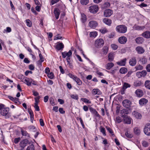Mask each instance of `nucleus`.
<instances>
[{
    "instance_id": "7c9ffc66",
    "label": "nucleus",
    "mask_w": 150,
    "mask_h": 150,
    "mask_svg": "<svg viewBox=\"0 0 150 150\" xmlns=\"http://www.w3.org/2000/svg\"><path fill=\"white\" fill-rule=\"evenodd\" d=\"M39 57L40 58V60L38 62V64L41 65L42 63L44 61V59L41 53L39 54Z\"/></svg>"
},
{
    "instance_id": "603ef678",
    "label": "nucleus",
    "mask_w": 150,
    "mask_h": 150,
    "mask_svg": "<svg viewBox=\"0 0 150 150\" xmlns=\"http://www.w3.org/2000/svg\"><path fill=\"white\" fill-rule=\"evenodd\" d=\"M100 132L103 134L104 135H105V130L104 128L100 127Z\"/></svg>"
},
{
    "instance_id": "72a5a7b5",
    "label": "nucleus",
    "mask_w": 150,
    "mask_h": 150,
    "mask_svg": "<svg viewBox=\"0 0 150 150\" xmlns=\"http://www.w3.org/2000/svg\"><path fill=\"white\" fill-rule=\"evenodd\" d=\"M114 66V64L112 62L106 64V69L109 70Z\"/></svg>"
},
{
    "instance_id": "4468645a",
    "label": "nucleus",
    "mask_w": 150,
    "mask_h": 150,
    "mask_svg": "<svg viewBox=\"0 0 150 150\" xmlns=\"http://www.w3.org/2000/svg\"><path fill=\"white\" fill-rule=\"evenodd\" d=\"M89 109L90 111L92 113L94 114L97 117H100V115L95 109L92 107H90Z\"/></svg>"
},
{
    "instance_id": "5fc2aeb1",
    "label": "nucleus",
    "mask_w": 150,
    "mask_h": 150,
    "mask_svg": "<svg viewBox=\"0 0 150 150\" xmlns=\"http://www.w3.org/2000/svg\"><path fill=\"white\" fill-rule=\"evenodd\" d=\"M71 97L72 98L75 100H77L78 99V96L77 95H71Z\"/></svg>"
},
{
    "instance_id": "c85d7f7f",
    "label": "nucleus",
    "mask_w": 150,
    "mask_h": 150,
    "mask_svg": "<svg viewBox=\"0 0 150 150\" xmlns=\"http://www.w3.org/2000/svg\"><path fill=\"white\" fill-rule=\"evenodd\" d=\"M144 86L146 88L150 90V81L146 80L144 83Z\"/></svg>"
},
{
    "instance_id": "b1692460",
    "label": "nucleus",
    "mask_w": 150,
    "mask_h": 150,
    "mask_svg": "<svg viewBox=\"0 0 150 150\" xmlns=\"http://www.w3.org/2000/svg\"><path fill=\"white\" fill-rule=\"evenodd\" d=\"M144 40L143 38L142 37H138L135 39L136 42L138 44L142 43L144 42Z\"/></svg>"
},
{
    "instance_id": "1a4fd4ad",
    "label": "nucleus",
    "mask_w": 150,
    "mask_h": 150,
    "mask_svg": "<svg viewBox=\"0 0 150 150\" xmlns=\"http://www.w3.org/2000/svg\"><path fill=\"white\" fill-rule=\"evenodd\" d=\"M98 25V23L96 21H90L88 24L89 27L93 28H96Z\"/></svg>"
},
{
    "instance_id": "393cba45",
    "label": "nucleus",
    "mask_w": 150,
    "mask_h": 150,
    "mask_svg": "<svg viewBox=\"0 0 150 150\" xmlns=\"http://www.w3.org/2000/svg\"><path fill=\"white\" fill-rule=\"evenodd\" d=\"M142 36L144 37L149 38H150V32L147 31H146L142 34Z\"/></svg>"
},
{
    "instance_id": "423d86ee",
    "label": "nucleus",
    "mask_w": 150,
    "mask_h": 150,
    "mask_svg": "<svg viewBox=\"0 0 150 150\" xmlns=\"http://www.w3.org/2000/svg\"><path fill=\"white\" fill-rule=\"evenodd\" d=\"M122 104L123 106L127 108H129L130 107L131 103L129 100L126 99L123 101Z\"/></svg>"
},
{
    "instance_id": "4be33fe9",
    "label": "nucleus",
    "mask_w": 150,
    "mask_h": 150,
    "mask_svg": "<svg viewBox=\"0 0 150 150\" xmlns=\"http://www.w3.org/2000/svg\"><path fill=\"white\" fill-rule=\"evenodd\" d=\"M54 13L55 15L56 19H58L59 18L60 14L59 11V9H55L54 10Z\"/></svg>"
},
{
    "instance_id": "473e14b6",
    "label": "nucleus",
    "mask_w": 150,
    "mask_h": 150,
    "mask_svg": "<svg viewBox=\"0 0 150 150\" xmlns=\"http://www.w3.org/2000/svg\"><path fill=\"white\" fill-rule=\"evenodd\" d=\"M147 60V59L145 57H143L140 59L139 61L141 62L142 64H145L146 63Z\"/></svg>"
},
{
    "instance_id": "a19ab883",
    "label": "nucleus",
    "mask_w": 150,
    "mask_h": 150,
    "mask_svg": "<svg viewBox=\"0 0 150 150\" xmlns=\"http://www.w3.org/2000/svg\"><path fill=\"white\" fill-rule=\"evenodd\" d=\"M35 146L33 144H31L28 146L26 150H35Z\"/></svg>"
},
{
    "instance_id": "37998d69",
    "label": "nucleus",
    "mask_w": 150,
    "mask_h": 150,
    "mask_svg": "<svg viewBox=\"0 0 150 150\" xmlns=\"http://www.w3.org/2000/svg\"><path fill=\"white\" fill-rule=\"evenodd\" d=\"M97 35V33L96 32H91L90 33V36L91 37L95 38Z\"/></svg>"
},
{
    "instance_id": "4c0bfd02",
    "label": "nucleus",
    "mask_w": 150,
    "mask_h": 150,
    "mask_svg": "<svg viewBox=\"0 0 150 150\" xmlns=\"http://www.w3.org/2000/svg\"><path fill=\"white\" fill-rule=\"evenodd\" d=\"M86 20V16L84 14H81V20L82 23H84Z\"/></svg>"
},
{
    "instance_id": "0e129e2a",
    "label": "nucleus",
    "mask_w": 150,
    "mask_h": 150,
    "mask_svg": "<svg viewBox=\"0 0 150 150\" xmlns=\"http://www.w3.org/2000/svg\"><path fill=\"white\" fill-rule=\"evenodd\" d=\"M69 76L72 79L74 80L75 79V78L76 77V76H74L71 73H69Z\"/></svg>"
},
{
    "instance_id": "5701e85b",
    "label": "nucleus",
    "mask_w": 150,
    "mask_h": 150,
    "mask_svg": "<svg viewBox=\"0 0 150 150\" xmlns=\"http://www.w3.org/2000/svg\"><path fill=\"white\" fill-rule=\"evenodd\" d=\"M10 99L14 102L16 104H20V102L19 101V99L16 98H14L10 96L9 97Z\"/></svg>"
},
{
    "instance_id": "c9c22d12",
    "label": "nucleus",
    "mask_w": 150,
    "mask_h": 150,
    "mask_svg": "<svg viewBox=\"0 0 150 150\" xmlns=\"http://www.w3.org/2000/svg\"><path fill=\"white\" fill-rule=\"evenodd\" d=\"M77 83V84L79 85H81L82 84V82L80 79L78 78L77 76L76 77L74 80Z\"/></svg>"
},
{
    "instance_id": "09e8293b",
    "label": "nucleus",
    "mask_w": 150,
    "mask_h": 150,
    "mask_svg": "<svg viewBox=\"0 0 150 150\" xmlns=\"http://www.w3.org/2000/svg\"><path fill=\"white\" fill-rule=\"evenodd\" d=\"M106 128L107 130L112 135V136H114V134H113V132L112 130V129L110 128L109 127H106Z\"/></svg>"
},
{
    "instance_id": "cd10ccee",
    "label": "nucleus",
    "mask_w": 150,
    "mask_h": 150,
    "mask_svg": "<svg viewBox=\"0 0 150 150\" xmlns=\"http://www.w3.org/2000/svg\"><path fill=\"white\" fill-rule=\"evenodd\" d=\"M134 132L135 134L137 135H139L140 133V130L138 127H135L134 129Z\"/></svg>"
},
{
    "instance_id": "f257e3e1",
    "label": "nucleus",
    "mask_w": 150,
    "mask_h": 150,
    "mask_svg": "<svg viewBox=\"0 0 150 150\" xmlns=\"http://www.w3.org/2000/svg\"><path fill=\"white\" fill-rule=\"evenodd\" d=\"M116 30L119 33H124L127 32V28L124 25H119L116 27Z\"/></svg>"
},
{
    "instance_id": "dca6fc26",
    "label": "nucleus",
    "mask_w": 150,
    "mask_h": 150,
    "mask_svg": "<svg viewBox=\"0 0 150 150\" xmlns=\"http://www.w3.org/2000/svg\"><path fill=\"white\" fill-rule=\"evenodd\" d=\"M28 142V140L27 139H25L21 141L20 143V146L21 148L24 149L26 146Z\"/></svg>"
},
{
    "instance_id": "79ce46f5",
    "label": "nucleus",
    "mask_w": 150,
    "mask_h": 150,
    "mask_svg": "<svg viewBox=\"0 0 150 150\" xmlns=\"http://www.w3.org/2000/svg\"><path fill=\"white\" fill-rule=\"evenodd\" d=\"M110 6V4L108 2H105L102 6V7L103 8H105L109 7Z\"/></svg>"
},
{
    "instance_id": "6ab92c4d",
    "label": "nucleus",
    "mask_w": 150,
    "mask_h": 150,
    "mask_svg": "<svg viewBox=\"0 0 150 150\" xmlns=\"http://www.w3.org/2000/svg\"><path fill=\"white\" fill-rule=\"evenodd\" d=\"M108 51V46H104L102 49L101 51L103 54L106 55Z\"/></svg>"
},
{
    "instance_id": "9d476101",
    "label": "nucleus",
    "mask_w": 150,
    "mask_h": 150,
    "mask_svg": "<svg viewBox=\"0 0 150 150\" xmlns=\"http://www.w3.org/2000/svg\"><path fill=\"white\" fill-rule=\"evenodd\" d=\"M135 50L137 53L139 54H142L145 52V50L141 46L137 47L136 48Z\"/></svg>"
},
{
    "instance_id": "774afa93",
    "label": "nucleus",
    "mask_w": 150,
    "mask_h": 150,
    "mask_svg": "<svg viewBox=\"0 0 150 150\" xmlns=\"http://www.w3.org/2000/svg\"><path fill=\"white\" fill-rule=\"evenodd\" d=\"M146 69L148 72H150V64H148L146 66Z\"/></svg>"
},
{
    "instance_id": "f03ea898",
    "label": "nucleus",
    "mask_w": 150,
    "mask_h": 150,
    "mask_svg": "<svg viewBox=\"0 0 150 150\" xmlns=\"http://www.w3.org/2000/svg\"><path fill=\"white\" fill-rule=\"evenodd\" d=\"M9 108H5L2 109L0 112L1 114L4 116H6V117H8L9 115Z\"/></svg>"
},
{
    "instance_id": "412c9836",
    "label": "nucleus",
    "mask_w": 150,
    "mask_h": 150,
    "mask_svg": "<svg viewBox=\"0 0 150 150\" xmlns=\"http://www.w3.org/2000/svg\"><path fill=\"white\" fill-rule=\"evenodd\" d=\"M135 94L137 96L140 97L142 96L143 95V93L141 89H137L135 92Z\"/></svg>"
},
{
    "instance_id": "2f4dec72",
    "label": "nucleus",
    "mask_w": 150,
    "mask_h": 150,
    "mask_svg": "<svg viewBox=\"0 0 150 150\" xmlns=\"http://www.w3.org/2000/svg\"><path fill=\"white\" fill-rule=\"evenodd\" d=\"M127 71V69L125 67L121 68L119 70L121 74H125Z\"/></svg>"
},
{
    "instance_id": "de8ad7c7",
    "label": "nucleus",
    "mask_w": 150,
    "mask_h": 150,
    "mask_svg": "<svg viewBox=\"0 0 150 150\" xmlns=\"http://www.w3.org/2000/svg\"><path fill=\"white\" fill-rule=\"evenodd\" d=\"M26 25L27 26L29 27H30L32 26V24L31 22L29 20H26Z\"/></svg>"
},
{
    "instance_id": "8fccbe9b",
    "label": "nucleus",
    "mask_w": 150,
    "mask_h": 150,
    "mask_svg": "<svg viewBox=\"0 0 150 150\" xmlns=\"http://www.w3.org/2000/svg\"><path fill=\"white\" fill-rule=\"evenodd\" d=\"M135 68L136 70H142L143 69V67L140 65H139L136 66Z\"/></svg>"
},
{
    "instance_id": "c03bdc74",
    "label": "nucleus",
    "mask_w": 150,
    "mask_h": 150,
    "mask_svg": "<svg viewBox=\"0 0 150 150\" xmlns=\"http://www.w3.org/2000/svg\"><path fill=\"white\" fill-rule=\"evenodd\" d=\"M125 135L128 138H132L133 137V135L132 134L128 132H125Z\"/></svg>"
},
{
    "instance_id": "6e6552de",
    "label": "nucleus",
    "mask_w": 150,
    "mask_h": 150,
    "mask_svg": "<svg viewBox=\"0 0 150 150\" xmlns=\"http://www.w3.org/2000/svg\"><path fill=\"white\" fill-rule=\"evenodd\" d=\"M113 11L110 9H107L104 12V15L105 17H109L112 14Z\"/></svg>"
},
{
    "instance_id": "13d9d810",
    "label": "nucleus",
    "mask_w": 150,
    "mask_h": 150,
    "mask_svg": "<svg viewBox=\"0 0 150 150\" xmlns=\"http://www.w3.org/2000/svg\"><path fill=\"white\" fill-rule=\"evenodd\" d=\"M50 103L52 106L55 105V102L54 101V99L52 98H50Z\"/></svg>"
},
{
    "instance_id": "69168bd1",
    "label": "nucleus",
    "mask_w": 150,
    "mask_h": 150,
    "mask_svg": "<svg viewBox=\"0 0 150 150\" xmlns=\"http://www.w3.org/2000/svg\"><path fill=\"white\" fill-rule=\"evenodd\" d=\"M59 112L61 114H64L65 112L63 110V109L62 108H60L59 109Z\"/></svg>"
},
{
    "instance_id": "ddd939ff",
    "label": "nucleus",
    "mask_w": 150,
    "mask_h": 150,
    "mask_svg": "<svg viewBox=\"0 0 150 150\" xmlns=\"http://www.w3.org/2000/svg\"><path fill=\"white\" fill-rule=\"evenodd\" d=\"M127 40V38L125 36H122L119 38L118 39L119 42L121 44L125 43Z\"/></svg>"
},
{
    "instance_id": "680f3d73",
    "label": "nucleus",
    "mask_w": 150,
    "mask_h": 150,
    "mask_svg": "<svg viewBox=\"0 0 150 150\" xmlns=\"http://www.w3.org/2000/svg\"><path fill=\"white\" fill-rule=\"evenodd\" d=\"M79 119V120H80V123H81V125H82L83 128H84L85 127V126L82 119L80 117L78 119Z\"/></svg>"
},
{
    "instance_id": "f8f14e48",
    "label": "nucleus",
    "mask_w": 150,
    "mask_h": 150,
    "mask_svg": "<svg viewBox=\"0 0 150 150\" xmlns=\"http://www.w3.org/2000/svg\"><path fill=\"white\" fill-rule=\"evenodd\" d=\"M72 52L71 50H70L68 52H64L62 53V55L63 58H65L68 56H71Z\"/></svg>"
},
{
    "instance_id": "052dcab7",
    "label": "nucleus",
    "mask_w": 150,
    "mask_h": 150,
    "mask_svg": "<svg viewBox=\"0 0 150 150\" xmlns=\"http://www.w3.org/2000/svg\"><path fill=\"white\" fill-rule=\"evenodd\" d=\"M140 73L142 76H145L147 74V72L146 71H142L141 72L140 71Z\"/></svg>"
},
{
    "instance_id": "a211bd4d",
    "label": "nucleus",
    "mask_w": 150,
    "mask_h": 150,
    "mask_svg": "<svg viewBox=\"0 0 150 150\" xmlns=\"http://www.w3.org/2000/svg\"><path fill=\"white\" fill-rule=\"evenodd\" d=\"M126 58H125L120 61L117 62V65L120 66H124L126 64Z\"/></svg>"
},
{
    "instance_id": "f704fd0d",
    "label": "nucleus",
    "mask_w": 150,
    "mask_h": 150,
    "mask_svg": "<svg viewBox=\"0 0 150 150\" xmlns=\"http://www.w3.org/2000/svg\"><path fill=\"white\" fill-rule=\"evenodd\" d=\"M131 86V85L125 82L123 84L122 88L124 90L128 88H129Z\"/></svg>"
},
{
    "instance_id": "ea45409f",
    "label": "nucleus",
    "mask_w": 150,
    "mask_h": 150,
    "mask_svg": "<svg viewBox=\"0 0 150 150\" xmlns=\"http://www.w3.org/2000/svg\"><path fill=\"white\" fill-rule=\"evenodd\" d=\"M38 101L37 100H36L35 102L34 103V108L36 110L39 111L40 110V108L39 106L38 105Z\"/></svg>"
},
{
    "instance_id": "338daca9",
    "label": "nucleus",
    "mask_w": 150,
    "mask_h": 150,
    "mask_svg": "<svg viewBox=\"0 0 150 150\" xmlns=\"http://www.w3.org/2000/svg\"><path fill=\"white\" fill-rule=\"evenodd\" d=\"M116 120L117 122L118 123H120L122 121L121 118L119 117H117Z\"/></svg>"
},
{
    "instance_id": "a878e982",
    "label": "nucleus",
    "mask_w": 150,
    "mask_h": 150,
    "mask_svg": "<svg viewBox=\"0 0 150 150\" xmlns=\"http://www.w3.org/2000/svg\"><path fill=\"white\" fill-rule=\"evenodd\" d=\"M120 113L122 115V117H124L128 113V111L126 109H123L121 110Z\"/></svg>"
},
{
    "instance_id": "e2e57ef3",
    "label": "nucleus",
    "mask_w": 150,
    "mask_h": 150,
    "mask_svg": "<svg viewBox=\"0 0 150 150\" xmlns=\"http://www.w3.org/2000/svg\"><path fill=\"white\" fill-rule=\"evenodd\" d=\"M21 138L20 137L16 138L14 140V142L15 144L18 143L20 141Z\"/></svg>"
},
{
    "instance_id": "6e6d98bb",
    "label": "nucleus",
    "mask_w": 150,
    "mask_h": 150,
    "mask_svg": "<svg viewBox=\"0 0 150 150\" xmlns=\"http://www.w3.org/2000/svg\"><path fill=\"white\" fill-rule=\"evenodd\" d=\"M142 144L145 147H147L149 146L148 143L145 141H144L142 142Z\"/></svg>"
},
{
    "instance_id": "58836bf2",
    "label": "nucleus",
    "mask_w": 150,
    "mask_h": 150,
    "mask_svg": "<svg viewBox=\"0 0 150 150\" xmlns=\"http://www.w3.org/2000/svg\"><path fill=\"white\" fill-rule=\"evenodd\" d=\"M21 132L23 136H25L28 138L30 137L29 134H28L26 131L21 130Z\"/></svg>"
},
{
    "instance_id": "20e7f679",
    "label": "nucleus",
    "mask_w": 150,
    "mask_h": 150,
    "mask_svg": "<svg viewBox=\"0 0 150 150\" xmlns=\"http://www.w3.org/2000/svg\"><path fill=\"white\" fill-rule=\"evenodd\" d=\"M144 133L146 135L149 136L150 135V124H146L144 129Z\"/></svg>"
},
{
    "instance_id": "4d7b16f0",
    "label": "nucleus",
    "mask_w": 150,
    "mask_h": 150,
    "mask_svg": "<svg viewBox=\"0 0 150 150\" xmlns=\"http://www.w3.org/2000/svg\"><path fill=\"white\" fill-rule=\"evenodd\" d=\"M100 31L103 34L106 33L108 32L107 29L105 28L100 29Z\"/></svg>"
},
{
    "instance_id": "e433bc0d",
    "label": "nucleus",
    "mask_w": 150,
    "mask_h": 150,
    "mask_svg": "<svg viewBox=\"0 0 150 150\" xmlns=\"http://www.w3.org/2000/svg\"><path fill=\"white\" fill-rule=\"evenodd\" d=\"M108 59L109 61L111 62L114 59V56L113 54L112 53H110L108 54Z\"/></svg>"
},
{
    "instance_id": "49530a36",
    "label": "nucleus",
    "mask_w": 150,
    "mask_h": 150,
    "mask_svg": "<svg viewBox=\"0 0 150 150\" xmlns=\"http://www.w3.org/2000/svg\"><path fill=\"white\" fill-rule=\"evenodd\" d=\"M81 100L83 102L87 103H91V102L86 98H81Z\"/></svg>"
},
{
    "instance_id": "bf43d9fd",
    "label": "nucleus",
    "mask_w": 150,
    "mask_h": 150,
    "mask_svg": "<svg viewBox=\"0 0 150 150\" xmlns=\"http://www.w3.org/2000/svg\"><path fill=\"white\" fill-rule=\"evenodd\" d=\"M111 47L114 50H115L117 49L118 46L115 44H112L111 45Z\"/></svg>"
},
{
    "instance_id": "864d4df0",
    "label": "nucleus",
    "mask_w": 150,
    "mask_h": 150,
    "mask_svg": "<svg viewBox=\"0 0 150 150\" xmlns=\"http://www.w3.org/2000/svg\"><path fill=\"white\" fill-rule=\"evenodd\" d=\"M25 83L28 86H30L31 85V83L32 82H30L28 79H25L24 80Z\"/></svg>"
},
{
    "instance_id": "3c124183",
    "label": "nucleus",
    "mask_w": 150,
    "mask_h": 150,
    "mask_svg": "<svg viewBox=\"0 0 150 150\" xmlns=\"http://www.w3.org/2000/svg\"><path fill=\"white\" fill-rule=\"evenodd\" d=\"M48 77L51 79H52L54 77V75L52 72H50L48 74Z\"/></svg>"
},
{
    "instance_id": "7ed1b4c3",
    "label": "nucleus",
    "mask_w": 150,
    "mask_h": 150,
    "mask_svg": "<svg viewBox=\"0 0 150 150\" xmlns=\"http://www.w3.org/2000/svg\"><path fill=\"white\" fill-rule=\"evenodd\" d=\"M104 43V41L103 39H98L96 40L95 42L96 46L98 48L100 47L103 45Z\"/></svg>"
},
{
    "instance_id": "9b49d317",
    "label": "nucleus",
    "mask_w": 150,
    "mask_h": 150,
    "mask_svg": "<svg viewBox=\"0 0 150 150\" xmlns=\"http://www.w3.org/2000/svg\"><path fill=\"white\" fill-rule=\"evenodd\" d=\"M133 115L137 119H140L142 117V115L136 111H134L132 113Z\"/></svg>"
},
{
    "instance_id": "0eeeda50",
    "label": "nucleus",
    "mask_w": 150,
    "mask_h": 150,
    "mask_svg": "<svg viewBox=\"0 0 150 150\" xmlns=\"http://www.w3.org/2000/svg\"><path fill=\"white\" fill-rule=\"evenodd\" d=\"M137 63L136 58L133 57L130 58L129 61V64L131 66H135Z\"/></svg>"
},
{
    "instance_id": "aec40b11",
    "label": "nucleus",
    "mask_w": 150,
    "mask_h": 150,
    "mask_svg": "<svg viewBox=\"0 0 150 150\" xmlns=\"http://www.w3.org/2000/svg\"><path fill=\"white\" fill-rule=\"evenodd\" d=\"M143 84L141 81L139 80L135 81L133 83V85L135 87H138Z\"/></svg>"
},
{
    "instance_id": "2eb2a0df",
    "label": "nucleus",
    "mask_w": 150,
    "mask_h": 150,
    "mask_svg": "<svg viewBox=\"0 0 150 150\" xmlns=\"http://www.w3.org/2000/svg\"><path fill=\"white\" fill-rule=\"evenodd\" d=\"M64 47V45L62 42L58 43L56 46V48L58 50H62Z\"/></svg>"
},
{
    "instance_id": "f3484780",
    "label": "nucleus",
    "mask_w": 150,
    "mask_h": 150,
    "mask_svg": "<svg viewBox=\"0 0 150 150\" xmlns=\"http://www.w3.org/2000/svg\"><path fill=\"white\" fill-rule=\"evenodd\" d=\"M148 102V100L145 98H142L139 101V103L141 106L146 105Z\"/></svg>"
},
{
    "instance_id": "a18cd8bd",
    "label": "nucleus",
    "mask_w": 150,
    "mask_h": 150,
    "mask_svg": "<svg viewBox=\"0 0 150 150\" xmlns=\"http://www.w3.org/2000/svg\"><path fill=\"white\" fill-rule=\"evenodd\" d=\"M81 4L83 5H86L89 2V0H81Z\"/></svg>"
},
{
    "instance_id": "c756f323",
    "label": "nucleus",
    "mask_w": 150,
    "mask_h": 150,
    "mask_svg": "<svg viewBox=\"0 0 150 150\" xmlns=\"http://www.w3.org/2000/svg\"><path fill=\"white\" fill-rule=\"evenodd\" d=\"M131 118L129 117H127L124 119V121L126 123L130 124L131 122Z\"/></svg>"
},
{
    "instance_id": "39448f33",
    "label": "nucleus",
    "mask_w": 150,
    "mask_h": 150,
    "mask_svg": "<svg viewBox=\"0 0 150 150\" xmlns=\"http://www.w3.org/2000/svg\"><path fill=\"white\" fill-rule=\"evenodd\" d=\"M98 10L97 5H94L90 6L89 8V10L91 13H95L97 12Z\"/></svg>"
},
{
    "instance_id": "bb28decb",
    "label": "nucleus",
    "mask_w": 150,
    "mask_h": 150,
    "mask_svg": "<svg viewBox=\"0 0 150 150\" xmlns=\"http://www.w3.org/2000/svg\"><path fill=\"white\" fill-rule=\"evenodd\" d=\"M103 21L104 23L108 25H110L112 22L111 21L107 18H104Z\"/></svg>"
}]
</instances>
